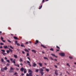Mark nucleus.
Here are the masks:
<instances>
[{"instance_id":"nucleus-58","label":"nucleus","mask_w":76,"mask_h":76,"mask_svg":"<svg viewBox=\"0 0 76 76\" xmlns=\"http://www.w3.org/2000/svg\"><path fill=\"white\" fill-rule=\"evenodd\" d=\"M29 43H30V44H31V41H29Z\"/></svg>"},{"instance_id":"nucleus-47","label":"nucleus","mask_w":76,"mask_h":76,"mask_svg":"<svg viewBox=\"0 0 76 76\" xmlns=\"http://www.w3.org/2000/svg\"><path fill=\"white\" fill-rule=\"evenodd\" d=\"M4 59H5V60H7V57H5L4 58Z\"/></svg>"},{"instance_id":"nucleus-50","label":"nucleus","mask_w":76,"mask_h":76,"mask_svg":"<svg viewBox=\"0 0 76 76\" xmlns=\"http://www.w3.org/2000/svg\"><path fill=\"white\" fill-rule=\"evenodd\" d=\"M22 53L23 54H25V52L23 51H22Z\"/></svg>"},{"instance_id":"nucleus-60","label":"nucleus","mask_w":76,"mask_h":76,"mask_svg":"<svg viewBox=\"0 0 76 76\" xmlns=\"http://www.w3.org/2000/svg\"><path fill=\"white\" fill-rule=\"evenodd\" d=\"M60 76H61V75H62V74H60Z\"/></svg>"},{"instance_id":"nucleus-1","label":"nucleus","mask_w":76,"mask_h":76,"mask_svg":"<svg viewBox=\"0 0 76 76\" xmlns=\"http://www.w3.org/2000/svg\"><path fill=\"white\" fill-rule=\"evenodd\" d=\"M28 72H29V74H28V73H27L26 76H33V75H32V73L33 72L32 71V70L31 69H28Z\"/></svg>"},{"instance_id":"nucleus-11","label":"nucleus","mask_w":76,"mask_h":76,"mask_svg":"<svg viewBox=\"0 0 76 76\" xmlns=\"http://www.w3.org/2000/svg\"><path fill=\"white\" fill-rule=\"evenodd\" d=\"M1 39L2 42H5V41L3 40V38L2 37H1Z\"/></svg>"},{"instance_id":"nucleus-56","label":"nucleus","mask_w":76,"mask_h":76,"mask_svg":"<svg viewBox=\"0 0 76 76\" xmlns=\"http://www.w3.org/2000/svg\"><path fill=\"white\" fill-rule=\"evenodd\" d=\"M16 70H19V69H18V68H16Z\"/></svg>"},{"instance_id":"nucleus-44","label":"nucleus","mask_w":76,"mask_h":76,"mask_svg":"<svg viewBox=\"0 0 76 76\" xmlns=\"http://www.w3.org/2000/svg\"><path fill=\"white\" fill-rule=\"evenodd\" d=\"M29 56V53H27V56Z\"/></svg>"},{"instance_id":"nucleus-30","label":"nucleus","mask_w":76,"mask_h":76,"mask_svg":"<svg viewBox=\"0 0 76 76\" xmlns=\"http://www.w3.org/2000/svg\"><path fill=\"white\" fill-rule=\"evenodd\" d=\"M36 72H38V71H39V70H38V69H37L35 70Z\"/></svg>"},{"instance_id":"nucleus-33","label":"nucleus","mask_w":76,"mask_h":76,"mask_svg":"<svg viewBox=\"0 0 76 76\" xmlns=\"http://www.w3.org/2000/svg\"><path fill=\"white\" fill-rule=\"evenodd\" d=\"M6 61L8 62V63H10V61L9 60H7Z\"/></svg>"},{"instance_id":"nucleus-61","label":"nucleus","mask_w":76,"mask_h":76,"mask_svg":"<svg viewBox=\"0 0 76 76\" xmlns=\"http://www.w3.org/2000/svg\"><path fill=\"white\" fill-rule=\"evenodd\" d=\"M42 69H45V67H42Z\"/></svg>"},{"instance_id":"nucleus-42","label":"nucleus","mask_w":76,"mask_h":76,"mask_svg":"<svg viewBox=\"0 0 76 76\" xmlns=\"http://www.w3.org/2000/svg\"><path fill=\"white\" fill-rule=\"evenodd\" d=\"M66 65H67V66H68L69 67H70V66L69 65V63H67L66 64Z\"/></svg>"},{"instance_id":"nucleus-13","label":"nucleus","mask_w":76,"mask_h":76,"mask_svg":"<svg viewBox=\"0 0 76 76\" xmlns=\"http://www.w3.org/2000/svg\"><path fill=\"white\" fill-rule=\"evenodd\" d=\"M27 63L28 64V66H31V63H30V62H29V61H27Z\"/></svg>"},{"instance_id":"nucleus-64","label":"nucleus","mask_w":76,"mask_h":76,"mask_svg":"<svg viewBox=\"0 0 76 76\" xmlns=\"http://www.w3.org/2000/svg\"><path fill=\"white\" fill-rule=\"evenodd\" d=\"M74 64H76V62H75V63H74Z\"/></svg>"},{"instance_id":"nucleus-49","label":"nucleus","mask_w":76,"mask_h":76,"mask_svg":"<svg viewBox=\"0 0 76 76\" xmlns=\"http://www.w3.org/2000/svg\"><path fill=\"white\" fill-rule=\"evenodd\" d=\"M0 45H3V43H0Z\"/></svg>"},{"instance_id":"nucleus-24","label":"nucleus","mask_w":76,"mask_h":76,"mask_svg":"<svg viewBox=\"0 0 76 76\" xmlns=\"http://www.w3.org/2000/svg\"><path fill=\"white\" fill-rule=\"evenodd\" d=\"M9 73H13V71H12V70H10L9 71Z\"/></svg>"},{"instance_id":"nucleus-59","label":"nucleus","mask_w":76,"mask_h":76,"mask_svg":"<svg viewBox=\"0 0 76 76\" xmlns=\"http://www.w3.org/2000/svg\"><path fill=\"white\" fill-rule=\"evenodd\" d=\"M11 35L12 36H13V34H11Z\"/></svg>"},{"instance_id":"nucleus-8","label":"nucleus","mask_w":76,"mask_h":76,"mask_svg":"<svg viewBox=\"0 0 76 76\" xmlns=\"http://www.w3.org/2000/svg\"><path fill=\"white\" fill-rule=\"evenodd\" d=\"M15 44L17 45L18 46H20V44L18 43L17 41H15Z\"/></svg>"},{"instance_id":"nucleus-53","label":"nucleus","mask_w":76,"mask_h":76,"mask_svg":"<svg viewBox=\"0 0 76 76\" xmlns=\"http://www.w3.org/2000/svg\"><path fill=\"white\" fill-rule=\"evenodd\" d=\"M21 75H22V76H23V75H24V74L22 73L21 74Z\"/></svg>"},{"instance_id":"nucleus-4","label":"nucleus","mask_w":76,"mask_h":76,"mask_svg":"<svg viewBox=\"0 0 76 76\" xmlns=\"http://www.w3.org/2000/svg\"><path fill=\"white\" fill-rule=\"evenodd\" d=\"M10 61L12 62V63H13L14 64H15L16 63V62H15V61H16V59H14L13 61V58H10Z\"/></svg>"},{"instance_id":"nucleus-43","label":"nucleus","mask_w":76,"mask_h":76,"mask_svg":"<svg viewBox=\"0 0 76 76\" xmlns=\"http://www.w3.org/2000/svg\"><path fill=\"white\" fill-rule=\"evenodd\" d=\"M10 47L11 48H12V49H13V48L12 47V46H10Z\"/></svg>"},{"instance_id":"nucleus-51","label":"nucleus","mask_w":76,"mask_h":76,"mask_svg":"<svg viewBox=\"0 0 76 76\" xmlns=\"http://www.w3.org/2000/svg\"><path fill=\"white\" fill-rule=\"evenodd\" d=\"M20 65H21V66H23V64H22V63H20Z\"/></svg>"},{"instance_id":"nucleus-34","label":"nucleus","mask_w":76,"mask_h":76,"mask_svg":"<svg viewBox=\"0 0 76 76\" xmlns=\"http://www.w3.org/2000/svg\"><path fill=\"white\" fill-rule=\"evenodd\" d=\"M69 58L70 59H72L73 58V57H72L71 56H69Z\"/></svg>"},{"instance_id":"nucleus-14","label":"nucleus","mask_w":76,"mask_h":76,"mask_svg":"<svg viewBox=\"0 0 76 76\" xmlns=\"http://www.w3.org/2000/svg\"><path fill=\"white\" fill-rule=\"evenodd\" d=\"M37 66V64H35V63H33V65H32L33 67H36V66Z\"/></svg>"},{"instance_id":"nucleus-57","label":"nucleus","mask_w":76,"mask_h":76,"mask_svg":"<svg viewBox=\"0 0 76 76\" xmlns=\"http://www.w3.org/2000/svg\"><path fill=\"white\" fill-rule=\"evenodd\" d=\"M17 50L18 51H19V50L18 49H17Z\"/></svg>"},{"instance_id":"nucleus-36","label":"nucleus","mask_w":76,"mask_h":76,"mask_svg":"<svg viewBox=\"0 0 76 76\" xmlns=\"http://www.w3.org/2000/svg\"><path fill=\"white\" fill-rule=\"evenodd\" d=\"M44 59H45H45H46L47 60H48V59L46 57H44Z\"/></svg>"},{"instance_id":"nucleus-9","label":"nucleus","mask_w":76,"mask_h":76,"mask_svg":"<svg viewBox=\"0 0 76 76\" xmlns=\"http://www.w3.org/2000/svg\"><path fill=\"white\" fill-rule=\"evenodd\" d=\"M39 42V41L38 40H36L35 41V42L34 43V44L35 45H37L38 43Z\"/></svg>"},{"instance_id":"nucleus-55","label":"nucleus","mask_w":76,"mask_h":76,"mask_svg":"<svg viewBox=\"0 0 76 76\" xmlns=\"http://www.w3.org/2000/svg\"><path fill=\"white\" fill-rule=\"evenodd\" d=\"M3 48V47L2 46H1L0 47V48Z\"/></svg>"},{"instance_id":"nucleus-31","label":"nucleus","mask_w":76,"mask_h":76,"mask_svg":"<svg viewBox=\"0 0 76 76\" xmlns=\"http://www.w3.org/2000/svg\"><path fill=\"white\" fill-rule=\"evenodd\" d=\"M42 5L40 6V7H39V9H41V8H42Z\"/></svg>"},{"instance_id":"nucleus-23","label":"nucleus","mask_w":76,"mask_h":76,"mask_svg":"<svg viewBox=\"0 0 76 76\" xmlns=\"http://www.w3.org/2000/svg\"><path fill=\"white\" fill-rule=\"evenodd\" d=\"M14 56L15 58H18V57H17V55H14Z\"/></svg>"},{"instance_id":"nucleus-46","label":"nucleus","mask_w":76,"mask_h":76,"mask_svg":"<svg viewBox=\"0 0 76 76\" xmlns=\"http://www.w3.org/2000/svg\"><path fill=\"white\" fill-rule=\"evenodd\" d=\"M27 58L28 59V60H29L30 61L31 60V59H30V58H29V57H27Z\"/></svg>"},{"instance_id":"nucleus-52","label":"nucleus","mask_w":76,"mask_h":76,"mask_svg":"<svg viewBox=\"0 0 76 76\" xmlns=\"http://www.w3.org/2000/svg\"><path fill=\"white\" fill-rule=\"evenodd\" d=\"M7 66H9L10 65V64L7 63Z\"/></svg>"},{"instance_id":"nucleus-38","label":"nucleus","mask_w":76,"mask_h":76,"mask_svg":"<svg viewBox=\"0 0 76 76\" xmlns=\"http://www.w3.org/2000/svg\"><path fill=\"white\" fill-rule=\"evenodd\" d=\"M20 61H22V58H20Z\"/></svg>"},{"instance_id":"nucleus-26","label":"nucleus","mask_w":76,"mask_h":76,"mask_svg":"<svg viewBox=\"0 0 76 76\" xmlns=\"http://www.w3.org/2000/svg\"><path fill=\"white\" fill-rule=\"evenodd\" d=\"M50 51H54V49L53 48H50Z\"/></svg>"},{"instance_id":"nucleus-27","label":"nucleus","mask_w":76,"mask_h":76,"mask_svg":"<svg viewBox=\"0 0 76 76\" xmlns=\"http://www.w3.org/2000/svg\"><path fill=\"white\" fill-rule=\"evenodd\" d=\"M32 52H34V53H36V51L35 50H32Z\"/></svg>"},{"instance_id":"nucleus-18","label":"nucleus","mask_w":76,"mask_h":76,"mask_svg":"<svg viewBox=\"0 0 76 76\" xmlns=\"http://www.w3.org/2000/svg\"><path fill=\"white\" fill-rule=\"evenodd\" d=\"M14 39H18V38L16 37H13Z\"/></svg>"},{"instance_id":"nucleus-40","label":"nucleus","mask_w":76,"mask_h":76,"mask_svg":"<svg viewBox=\"0 0 76 76\" xmlns=\"http://www.w3.org/2000/svg\"><path fill=\"white\" fill-rule=\"evenodd\" d=\"M7 41H8V42H10V43H11V41L7 39Z\"/></svg>"},{"instance_id":"nucleus-15","label":"nucleus","mask_w":76,"mask_h":76,"mask_svg":"<svg viewBox=\"0 0 76 76\" xmlns=\"http://www.w3.org/2000/svg\"><path fill=\"white\" fill-rule=\"evenodd\" d=\"M9 51H10L11 53H12L13 52V50H12L10 49V48H9Z\"/></svg>"},{"instance_id":"nucleus-62","label":"nucleus","mask_w":76,"mask_h":76,"mask_svg":"<svg viewBox=\"0 0 76 76\" xmlns=\"http://www.w3.org/2000/svg\"><path fill=\"white\" fill-rule=\"evenodd\" d=\"M45 65H47V64H46V63H45Z\"/></svg>"},{"instance_id":"nucleus-54","label":"nucleus","mask_w":76,"mask_h":76,"mask_svg":"<svg viewBox=\"0 0 76 76\" xmlns=\"http://www.w3.org/2000/svg\"><path fill=\"white\" fill-rule=\"evenodd\" d=\"M59 51V50H58V49L56 50V52H57V51Z\"/></svg>"},{"instance_id":"nucleus-25","label":"nucleus","mask_w":76,"mask_h":76,"mask_svg":"<svg viewBox=\"0 0 76 76\" xmlns=\"http://www.w3.org/2000/svg\"><path fill=\"white\" fill-rule=\"evenodd\" d=\"M45 70L46 72H49V69H46Z\"/></svg>"},{"instance_id":"nucleus-5","label":"nucleus","mask_w":76,"mask_h":76,"mask_svg":"<svg viewBox=\"0 0 76 76\" xmlns=\"http://www.w3.org/2000/svg\"><path fill=\"white\" fill-rule=\"evenodd\" d=\"M1 51L2 52H1V54H2L3 55H5V54H7V53H4V52H5V50H4L1 49Z\"/></svg>"},{"instance_id":"nucleus-48","label":"nucleus","mask_w":76,"mask_h":76,"mask_svg":"<svg viewBox=\"0 0 76 76\" xmlns=\"http://www.w3.org/2000/svg\"><path fill=\"white\" fill-rule=\"evenodd\" d=\"M54 66L55 67H56V68H57V65H54Z\"/></svg>"},{"instance_id":"nucleus-12","label":"nucleus","mask_w":76,"mask_h":76,"mask_svg":"<svg viewBox=\"0 0 76 76\" xmlns=\"http://www.w3.org/2000/svg\"><path fill=\"white\" fill-rule=\"evenodd\" d=\"M25 69L23 67L21 68L20 69V70L22 72H23V70H24Z\"/></svg>"},{"instance_id":"nucleus-6","label":"nucleus","mask_w":76,"mask_h":76,"mask_svg":"<svg viewBox=\"0 0 76 76\" xmlns=\"http://www.w3.org/2000/svg\"><path fill=\"white\" fill-rule=\"evenodd\" d=\"M59 54L61 56H62L63 57H64V56H65V54H64V53H59Z\"/></svg>"},{"instance_id":"nucleus-32","label":"nucleus","mask_w":76,"mask_h":76,"mask_svg":"<svg viewBox=\"0 0 76 76\" xmlns=\"http://www.w3.org/2000/svg\"><path fill=\"white\" fill-rule=\"evenodd\" d=\"M6 51L7 53H10V51H9V50H7Z\"/></svg>"},{"instance_id":"nucleus-21","label":"nucleus","mask_w":76,"mask_h":76,"mask_svg":"<svg viewBox=\"0 0 76 76\" xmlns=\"http://www.w3.org/2000/svg\"><path fill=\"white\" fill-rule=\"evenodd\" d=\"M51 55H52V56H53V57H55L57 58V56H56L54 54H51Z\"/></svg>"},{"instance_id":"nucleus-3","label":"nucleus","mask_w":76,"mask_h":76,"mask_svg":"<svg viewBox=\"0 0 76 76\" xmlns=\"http://www.w3.org/2000/svg\"><path fill=\"white\" fill-rule=\"evenodd\" d=\"M40 70V73L41 75H44V72H43V71H44V70L42 69V68H40L39 69Z\"/></svg>"},{"instance_id":"nucleus-29","label":"nucleus","mask_w":76,"mask_h":76,"mask_svg":"<svg viewBox=\"0 0 76 76\" xmlns=\"http://www.w3.org/2000/svg\"><path fill=\"white\" fill-rule=\"evenodd\" d=\"M10 70H14V68H13L12 67H11L10 68Z\"/></svg>"},{"instance_id":"nucleus-63","label":"nucleus","mask_w":76,"mask_h":76,"mask_svg":"<svg viewBox=\"0 0 76 76\" xmlns=\"http://www.w3.org/2000/svg\"><path fill=\"white\" fill-rule=\"evenodd\" d=\"M26 44H28V42H26Z\"/></svg>"},{"instance_id":"nucleus-17","label":"nucleus","mask_w":76,"mask_h":76,"mask_svg":"<svg viewBox=\"0 0 76 76\" xmlns=\"http://www.w3.org/2000/svg\"><path fill=\"white\" fill-rule=\"evenodd\" d=\"M41 47H43V48H47V47H45L44 46V45H41Z\"/></svg>"},{"instance_id":"nucleus-2","label":"nucleus","mask_w":76,"mask_h":76,"mask_svg":"<svg viewBox=\"0 0 76 76\" xmlns=\"http://www.w3.org/2000/svg\"><path fill=\"white\" fill-rule=\"evenodd\" d=\"M7 67L5 66V67H4L3 68H1V72H4V70H7Z\"/></svg>"},{"instance_id":"nucleus-10","label":"nucleus","mask_w":76,"mask_h":76,"mask_svg":"<svg viewBox=\"0 0 76 76\" xmlns=\"http://www.w3.org/2000/svg\"><path fill=\"white\" fill-rule=\"evenodd\" d=\"M57 72H58V70H56L55 71V74L56 75H58V73H57Z\"/></svg>"},{"instance_id":"nucleus-28","label":"nucleus","mask_w":76,"mask_h":76,"mask_svg":"<svg viewBox=\"0 0 76 76\" xmlns=\"http://www.w3.org/2000/svg\"><path fill=\"white\" fill-rule=\"evenodd\" d=\"M24 73H26V69H24Z\"/></svg>"},{"instance_id":"nucleus-35","label":"nucleus","mask_w":76,"mask_h":76,"mask_svg":"<svg viewBox=\"0 0 76 76\" xmlns=\"http://www.w3.org/2000/svg\"><path fill=\"white\" fill-rule=\"evenodd\" d=\"M21 47H25V46H23V44H22L21 45Z\"/></svg>"},{"instance_id":"nucleus-41","label":"nucleus","mask_w":76,"mask_h":76,"mask_svg":"<svg viewBox=\"0 0 76 76\" xmlns=\"http://www.w3.org/2000/svg\"><path fill=\"white\" fill-rule=\"evenodd\" d=\"M17 74H18V73L15 72L14 74V75H17Z\"/></svg>"},{"instance_id":"nucleus-45","label":"nucleus","mask_w":76,"mask_h":76,"mask_svg":"<svg viewBox=\"0 0 76 76\" xmlns=\"http://www.w3.org/2000/svg\"><path fill=\"white\" fill-rule=\"evenodd\" d=\"M56 48H58V49H60V48L58 47V46H56Z\"/></svg>"},{"instance_id":"nucleus-22","label":"nucleus","mask_w":76,"mask_h":76,"mask_svg":"<svg viewBox=\"0 0 76 76\" xmlns=\"http://www.w3.org/2000/svg\"><path fill=\"white\" fill-rule=\"evenodd\" d=\"M24 51H26V52H29V50H28L26 49H24Z\"/></svg>"},{"instance_id":"nucleus-37","label":"nucleus","mask_w":76,"mask_h":76,"mask_svg":"<svg viewBox=\"0 0 76 76\" xmlns=\"http://www.w3.org/2000/svg\"><path fill=\"white\" fill-rule=\"evenodd\" d=\"M50 58L51 60H54V59H53V58L52 57H50Z\"/></svg>"},{"instance_id":"nucleus-16","label":"nucleus","mask_w":76,"mask_h":76,"mask_svg":"<svg viewBox=\"0 0 76 76\" xmlns=\"http://www.w3.org/2000/svg\"><path fill=\"white\" fill-rule=\"evenodd\" d=\"M14 65L15 66H18V67H19V65L18 64H16L15 63L14 64Z\"/></svg>"},{"instance_id":"nucleus-7","label":"nucleus","mask_w":76,"mask_h":76,"mask_svg":"<svg viewBox=\"0 0 76 76\" xmlns=\"http://www.w3.org/2000/svg\"><path fill=\"white\" fill-rule=\"evenodd\" d=\"M1 60L2 63H3L4 64H5V63H6V62L4 61V60H3V58H1Z\"/></svg>"},{"instance_id":"nucleus-19","label":"nucleus","mask_w":76,"mask_h":76,"mask_svg":"<svg viewBox=\"0 0 76 76\" xmlns=\"http://www.w3.org/2000/svg\"><path fill=\"white\" fill-rule=\"evenodd\" d=\"M4 48H5V49H6V48H7V46H4L3 47Z\"/></svg>"},{"instance_id":"nucleus-20","label":"nucleus","mask_w":76,"mask_h":76,"mask_svg":"<svg viewBox=\"0 0 76 76\" xmlns=\"http://www.w3.org/2000/svg\"><path fill=\"white\" fill-rule=\"evenodd\" d=\"M38 64L39 65V66L40 67H42V64L39 63Z\"/></svg>"},{"instance_id":"nucleus-39","label":"nucleus","mask_w":76,"mask_h":76,"mask_svg":"<svg viewBox=\"0 0 76 76\" xmlns=\"http://www.w3.org/2000/svg\"><path fill=\"white\" fill-rule=\"evenodd\" d=\"M46 0H43L42 1V3H44L45 2V1H46Z\"/></svg>"}]
</instances>
